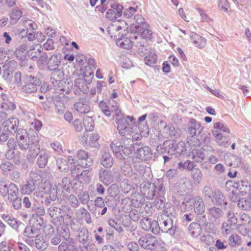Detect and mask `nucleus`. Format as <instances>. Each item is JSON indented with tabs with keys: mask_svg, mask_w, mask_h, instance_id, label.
Wrapping results in <instances>:
<instances>
[{
	"mask_svg": "<svg viewBox=\"0 0 251 251\" xmlns=\"http://www.w3.org/2000/svg\"><path fill=\"white\" fill-rule=\"evenodd\" d=\"M41 176L34 172H31L29 178L21 188V193L24 195H29L35 191L34 195L37 198H43L49 194L51 201H54L57 198L56 190L51 188V185L49 181H45L40 185L42 182Z\"/></svg>",
	"mask_w": 251,
	"mask_h": 251,
	"instance_id": "f257e3e1",
	"label": "nucleus"
},
{
	"mask_svg": "<svg viewBox=\"0 0 251 251\" xmlns=\"http://www.w3.org/2000/svg\"><path fill=\"white\" fill-rule=\"evenodd\" d=\"M116 21L111 24L107 28L108 34L111 38L116 40V45L124 49H130L133 44H137L133 38L131 31L126 30V24L124 21L121 23Z\"/></svg>",
	"mask_w": 251,
	"mask_h": 251,
	"instance_id": "f03ea898",
	"label": "nucleus"
},
{
	"mask_svg": "<svg viewBox=\"0 0 251 251\" xmlns=\"http://www.w3.org/2000/svg\"><path fill=\"white\" fill-rule=\"evenodd\" d=\"M136 24L132 23L130 25L129 30L132 32L133 38L134 40H137V45L141 46L139 49V51L141 52L144 55L147 54V49L144 47L145 44L143 39L150 38L152 34L151 31L149 29V26L145 22L144 18L142 15H136Z\"/></svg>",
	"mask_w": 251,
	"mask_h": 251,
	"instance_id": "7ed1b4c3",
	"label": "nucleus"
},
{
	"mask_svg": "<svg viewBox=\"0 0 251 251\" xmlns=\"http://www.w3.org/2000/svg\"><path fill=\"white\" fill-rule=\"evenodd\" d=\"M174 207L168 205L163 211V213L159 215L157 218V224L159 227V231L169 234L171 236H174L177 231V226L174 224L172 217L173 216V211Z\"/></svg>",
	"mask_w": 251,
	"mask_h": 251,
	"instance_id": "20e7f679",
	"label": "nucleus"
},
{
	"mask_svg": "<svg viewBox=\"0 0 251 251\" xmlns=\"http://www.w3.org/2000/svg\"><path fill=\"white\" fill-rule=\"evenodd\" d=\"M113 107L115 110V122L117 125V128L119 134L122 136H124L126 134L131 135L133 133V128L127 123L118 106L115 105Z\"/></svg>",
	"mask_w": 251,
	"mask_h": 251,
	"instance_id": "39448f33",
	"label": "nucleus"
},
{
	"mask_svg": "<svg viewBox=\"0 0 251 251\" xmlns=\"http://www.w3.org/2000/svg\"><path fill=\"white\" fill-rule=\"evenodd\" d=\"M186 149L183 142L177 143L174 140L165 141L162 145H160L157 147V151L158 152L162 153L167 152L170 155L177 154L180 155Z\"/></svg>",
	"mask_w": 251,
	"mask_h": 251,
	"instance_id": "423d86ee",
	"label": "nucleus"
},
{
	"mask_svg": "<svg viewBox=\"0 0 251 251\" xmlns=\"http://www.w3.org/2000/svg\"><path fill=\"white\" fill-rule=\"evenodd\" d=\"M0 194L2 197L8 196V200H12L18 197L19 188L14 183L7 182L3 178H0Z\"/></svg>",
	"mask_w": 251,
	"mask_h": 251,
	"instance_id": "0eeeda50",
	"label": "nucleus"
},
{
	"mask_svg": "<svg viewBox=\"0 0 251 251\" xmlns=\"http://www.w3.org/2000/svg\"><path fill=\"white\" fill-rule=\"evenodd\" d=\"M163 243L160 239H158L151 234H147L142 236L138 240L139 244L142 248L150 250H154L158 246L161 245Z\"/></svg>",
	"mask_w": 251,
	"mask_h": 251,
	"instance_id": "6e6552de",
	"label": "nucleus"
},
{
	"mask_svg": "<svg viewBox=\"0 0 251 251\" xmlns=\"http://www.w3.org/2000/svg\"><path fill=\"white\" fill-rule=\"evenodd\" d=\"M40 84L41 81L37 77L32 75H26L24 81L22 89L25 93H33L37 91Z\"/></svg>",
	"mask_w": 251,
	"mask_h": 251,
	"instance_id": "1a4fd4ad",
	"label": "nucleus"
},
{
	"mask_svg": "<svg viewBox=\"0 0 251 251\" xmlns=\"http://www.w3.org/2000/svg\"><path fill=\"white\" fill-rule=\"evenodd\" d=\"M110 148L115 156L119 159H124L131 153L130 148L124 146L121 142L117 140L111 143Z\"/></svg>",
	"mask_w": 251,
	"mask_h": 251,
	"instance_id": "9d476101",
	"label": "nucleus"
},
{
	"mask_svg": "<svg viewBox=\"0 0 251 251\" xmlns=\"http://www.w3.org/2000/svg\"><path fill=\"white\" fill-rule=\"evenodd\" d=\"M162 184L155 185L154 183L145 182L141 187V192L142 194L148 200H152L155 196L157 195L158 188Z\"/></svg>",
	"mask_w": 251,
	"mask_h": 251,
	"instance_id": "9b49d317",
	"label": "nucleus"
},
{
	"mask_svg": "<svg viewBox=\"0 0 251 251\" xmlns=\"http://www.w3.org/2000/svg\"><path fill=\"white\" fill-rule=\"evenodd\" d=\"M76 157L78 164L82 168H89L94 163L91 156L87 151L82 150H80L77 151Z\"/></svg>",
	"mask_w": 251,
	"mask_h": 251,
	"instance_id": "f8f14e48",
	"label": "nucleus"
},
{
	"mask_svg": "<svg viewBox=\"0 0 251 251\" xmlns=\"http://www.w3.org/2000/svg\"><path fill=\"white\" fill-rule=\"evenodd\" d=\"M140 226L145 231H151L153 234L159 232V227L157 222L148 218H143L140 220Z\"/></svg>",
	"mask_w": 251,
	"mask_h": 251,
	"instance_id": "ddd939ff",
	"label": "nucleus"
},
{
	"mask_svg": "<svg viewBox=\"0 0 251 251\" xmlns=\"http://www.w3.org/2000/svg\"><path fill=\"white\" fill-rule=\"evenodd\" d=\"M66 208L65 205L61 207L52 206L48 210V213L56 222H61L64 221V210Z\"/></svg>",
	"mask_w": 251,
	"mask_h": 251,
	"instance_id": "4468645a",
	"label": "nucleus"
},
{
	"mask_svg": "<svg viewBox=\"0 0 251 251\" xmlns=\"http://www.w3.org/2000/svg\"><path fill=\"white\" fill-rule=\"evenodd\" d=\"M123 8V6L119 3L112 4L111 8L106 12V18L111 21L116 20L118 17L122 16Z\"/></svg>",
	"mask_w": 251,
	"mask_h": 251,
	"instance_id": "2eb2a0df",
	"label": "nucleus"
},
{
	"mask_svg": "<svg viewBox=\"0 0 251 251\" xmlns=\"http://www.w3.org/2000/svg\"><path fill=\"white\" fill-rule=\"evenodd\" d=\"M165 189L163 185H160L158 188L157 195L154 201V204L156 208L161 209L168 205L164 197Z\"/></svg>",
	"mask_w": 251,
	"mask_h": 251,
	"instance_id": "dca6fc26",
	"label": "nucleus"
},
{
	"mask_svg": "<svg viewBox=\"0 0 251 251\" xmlns=\"http://www.w3.org/2000/svg\"><path fill=\"white\" fill-rule=\"evenodd\" d=\"M135 156L141 160L147 161L151 158L152 156V150L147 146L141 147L135 152Z\"/></svg>",
	"mask_w": 251,
	"mask_h": 251,
	"instance_id": "f3484780",
	"label": "nucleus"
},
{
	"mask_svg": "<svg viewBox=\"0 0 251 251\" xmlns=\"http://www.w3.org/2000/svg\"><path fill=\"white\" fill-rule=\"evenodd\" d=\"M207 213L209 220L216 223H218L219 219L224 216L223 210L215 206L207 208Z\"/></svg>",
	"mask_w": 251,
	"mask_h": 251,
	"instance_id": "a211bd4d",
	"label": "nucleus"
},
{
	"mask_svg": "<svg viewBox=\"0 0 251 251\" xmlns=\"http://www.w3.org/2000/svg\"><path fill=\"white\" fill-rule=\"evenodd\" d=\"M193 205L195 213L197 215L202 214L205 210V204L203 199L200 196H196L190 200Z\"/></svg>",
	"mask_w": 251,
	"mask_h": 251,
	"instance_id": "6ab92c4d",
	"label": "nucleus"
},
{
	"mask_svg": "<svg viewBox=\"0 0 251 251\" xmlns=\"http://www.w3.org/2000/svg\"><path fill=\"white\" fill-rule=\"evenodd\" d=\"M203 127L195 119L191 118L190 119L187 132L192 137L197 134H200L202 131Z\"/></svg>",
	"mask_w": 251,
	"mask_h": 251,
	"instance_id": "aec40b11",
	"label": "nucleus"
},
{
	"mask_svg": "<svg viewBox=\"0 0 251 251\" xmlns=\"http://www.w3.org/2000/svg\"><path fill=\"white\" fill-rule=\"evenodd\" d=\"M92 77V76H89L84 77V79L81 78H77L75 81V85L82 93H87L89 91L88 85L91 83Z\"/></svg>",
	"mask_w": 251,
	"mask_h": 251,
	"instance_id": "412c9836",
	"label": "nucleus"
},
{
	"mask_svg": "<svg viewBox=\"0 0 251 251\" xmlns=\"http://www.w3.org/2000/svg\"><path fill=\"white\" fill-rule=\"evenodd\" d=\"M74 108L80 113H88L91 110L90 101L86 99H80L75 104Z\"/></svg>",
	"mask_w": 251,
	"mask_h": 251,
	"instance_id": "4be33fe9",
	"label": "nucleus"
},
{
	"mask_svg": "<svg viewBox=\"0 0 251 251\" xmlns=\"http://www.w3.org/2000/svg\"><path fill=\"white\" fill-rule=\"evenodd\" d=\"M19 121L18 119L16 118H10L7 120L3 122L2 126L3 129L6 131L8 133H12L18 130V126Z\"/></svg>",
	"mask_w": 251,
	"mask_h": 251,
	"instance_id": "5701e85b",
	"label": "nucleus"
},
{
	"mask_svg": "<svg viewBox=\"0 0 251 251\" xmlns=\"http://www.w3.org/2000/svg\"><path fill=\"white\" fill-rule=\"evenodd\" d=\"M62 55L59 53L52 54L50 58H48L47 68L48 70H53L58 68L61 65Z\"/></svg>",
	"mask_w": 251,
	"mask_h": 251,
	"instance_id": "b1692460",
	"label": "nucleus"
},
{
	"mask_svg": "<svg viewBox=\"0 0 251 251\" xmlns=\"http://www.w3.org/2000/svg\"><path fill=\"white\" fill-rule=\"evenodd\" d=\"M233 186L242 193H246L248 191L249 197L251 198V182L249 184L247 181L244 180L234 181Z\"/></svg>",
	"mask_w": 251,
	"mask_h": 251,
	"instance_id": "393cba45",
	"label": "nucleus"
},
{
	"mask_svg": "<svg viewBox=\"0 0 251 251\" xmlns=\"http://www.w3.org/2000/svg\"><path fill=\"white\" fill-rule=\"evenodd\" d=\"M28 152L26 155V159L29 162H32L37 156L40 153V147L37 143L31 142L30 146L28 147Z\"/></svg>",
	"mask_w": 251,
	"mask_h": 251,
	"instance_id": "a878e982",
	"label": "nucleus"
},
{
	"mask_svg": "<svg viewBox=\"0 0 251 251\" xmlns=\"http://www.w3.org/2000/svg\"><path fill=\"white\" fill-rule=\"evenodd\" d=\"M56 83L57 84V86L55 87V89L57 93L63 94L70 93L72 84L64 80H61Z\"/></svg>",
	"mask_w": 251,
	"mask_h": 251,
	"instance_id": "bb28decb",
	"label": "nucleus"
},
{
	"mask_svg": "<svg viewBox=\"0 0 251 251\" xmlns=\"http://www.w3.org/2000/svg\"><path fill=\"white\" fill-rule=\"evenodd\" d=\"M190 38L193 45L196 47L202 48L206 45V40L195 32H191Z\"/></svg>",
	"mask_w": 251,
	"mask_h": 251,
	"instance_id": "cd10ccee",
	"label": "nucleus"
},
{
	"mask_svg": "<svg viewBox=\"0 0 251 251\" xmlns=\"http://www.w3.org/2000/svg\"><path fill=\"white\" fill-rule=\"evenodd\" d=\"M100 180L106 185L113 182L114 177L112 171L100 170L99 172Z\"/></svg>",
	"mask_w": 251,
	"mask_h": 251,
	"instance_id": "c85d7f7f",
	"label": "nucleus"
},
{
	"mask_svg": "<svg viewBox=\"0 0 251 251\" xmlns=\"http://www.w3.org/2000/svg\"><path fill=\"white\" fill-rule=\"evenodd\" d=\"M87 66H85V70L83 71V77L93 76V70L96 68V62L93 58H89L87 61Z\"/></svg>",
	"mask_w": 251,
	"mask_h": 251,
	"instance_id": "c756f323",
	"label": "nucleus"
},
{
	"mask_svg": "<svg viewBox=\"0 0 251 251\" xmlns=\"http://www.w3.org/2000/svg\"><path fill=\"white\" fill-rule=\"evenodd\" d=\"M1 218L12 228L16 230H18L19 227L23 225L21 222L9 215L3 214L1 215Z\"/></svg>",
	"mask_w": 251,
	"mask_h": 251,
	"instance_id": "7c9ffc66",
	"label": "nucleus"
},
{
	"mask_svg": "<svg viewBox=\"0 0 251 251\" xmlns=\"http://www.w3.org/2000/svg\"><path fill=\"white\" fill-rule=\"evenodd\" d=\"M123 16L125 18L130 19L133 17V21L135 22L134 24H136V19L135 16L136 15H141L138 13V6L135 7L129 6L128 8H126L123 12Z\"/></svg>",
	"mask_w": 251,
	"mask_h": 251,
	"instance_id": "2f4dec72",
	"label": "nucleus"
},
{
	"mask_svg": "<svg viewBox=\"0 0 251 251\" xmlns=\"http://www.w3.org/2000/svg\"><path fill=\"white\" fill-rule=\"evenodd\" d=\"M100 164L105 168H110L113 164V159L109 152L101 151Z\"/></svg>",
	"mask_w": 251,
	"mask_h": 251,
	"instance_id": "473e14b6",
	"label": "nucleus"
},
{
	"mask_svg": "<svg viewBox=\"0 0 251 251\" xmlns=\"http://www.w3.org/2000/svg\"><path fill=\"white\" fill-rule=\"evenodd\" d=\"M57 234L65 241L71 242L72 238H70V230L67 226L60 225L57 228Z\"/></svg>",
	"mask_w": 251,
	"mask_h": 251,
	"instance_id": "72a5a7b5",
	"label": "nucleus"
},
{
	"mask_svg": "<svg viewBox=\"0 0 251 251\" xmlns=\"http://www.w3.org/2000/svg\"><path fill=\"white\" fill-rule=\"evenodd\" d=\"M33 61L36 62L39 68L41 70H43L46 65L47 66V62L48 60V56L46 52H41V54L38 57L32 56Z\"/></svg>",
	"mask_w": 251,
	"mask_h": 251,
	"instance_id": "f704fd0d",
	"label": "nucleus"
},
{
	"mask_svg": "<svg viewBox=\"0 0 251 251\" xmlns=\"http://www.w3.org/2000/svg\"><path fill=\"white\" fill-rule=\"evenodd\" d=\"M49 156L50 153L48 151L43 150L40 152L37 161V164L39 168H44L46 166Z\"/></svg>",
	"mask_w": 251,
	"mask_h": 251,
	"instance_id": "c9c22d12",
	"label": "nucleus"
},
{
	"mask_svg": "<svg viewBox=\"0 0 251 251\" xmlns=\"http://www.w3.org/2000/svg\"><path fill=\"white\" fill-rule=\"evenodd\" d=\"M72 184L71 179L67 177H64L62 178L61 183L58 184L55 187H52L51 188H54L56 190V192L61 190L62 192L65 191L68 192L71 188Z\"/></svg>",
	"mask_w": 251,
	"mask_h": 251,
	"instance_id": "e433bc0d",
	"label": "nucleus"
},
{
	"mask_svg": "<svg viewBox=\"0 0 251 251\" xmlns=\"http://www.w3.org/2000/svg\"><path fill=\"white\" fill-rule=\"evenodd\" d=\"M43 50L42 46L39 44L33 45L30 47V49L28 50V57L33 60L32 56L38 57L41 54V52H43Z\"/></svg>",
	"mask_w": 251,
	"mask_h": 251,
	"instance_id": "4c0bfd02",
	"label": "nucleus"
},
{
	"mask_svg": "<svg viewBox=\"0 0 251 251\" xmlns=\"http://www.w3.org/2000/svg\"><path fill=\"white\" fill-rule=\"evenodd\" d=\"M117 105L116 102H114V104L109 102V105L106 104L105 102L101 100L100 103V106L101 108L102 112L107 116L110 117L111 113L115 114V110L113 106L114 105Z\"/></svg>",
	"mask_w": 251,
	"mask_h": 251,
	"instance_id": "58836bf2",
	"label": "nucleus"
},
{
	"mask_svg": "<svg viewBox=\"0 0 251 251\" xmlns=\"http://www.w3.org/2000/svg\"><path fill=\"white\" fill-rule=\"evenodd\" d=\"M89 238V232L87 229L82 227L78 230L77 240L83 245H87Z\"/></svg>",
	"mask_w": 251,
	"mask_h": 251,
	"instance_id": "ea45409f",
	"label": "nucleus"
},
{
	"mask_svg": "<svg viewBox=\"0 0 251 251\" xmlns=\"http://www.w3.org/2000/svg\"><path fill=\"white\" fill-rule=\"evenodd\" d=\"M211 200L213 202L215 203L218 205H227V202L225 200V197L223 194L219 190L214 192Z\"/></svg>",
	"mask_w": 251,
	"mask_h": 251,
	"instance_id": "a19ab883",
	"label": "nucleus"
},
{
	"mask_svg": "<svg viewBox=\"0 0 251 251\" xmlns=\"http://www.w3.org/2000/svg\"><path fill=\"white\" fill-rule=\"evenodd\" d=\"M75 215L78 218H84L87 224H91L92 222L90 213L84 208L77 209Z\"/></svg>",
	"mask_w": 251,
	"mask_h": 251,
	"instance_id": "79ce46f5",
	"label": "nucleus"
},
{
	"mask_svg": "<svg viewBox=\"0 0 251 251\" xmlns=\"http://www.w3.org/2000/svg\"><path fill=\"white\" fill-rule=\"evenodd\" d=\"M140 133H135L133 131V133L131 134L132 139L135 141L140 140L142 139V136H147L149 135L150 129L148 125H145L143 128H141V126H140L139 127Z\"/></svg>",
	"mask_w": 251,
	"mask_h": 251,
	"instance_id": "37998d69",
	"label": "nucleus"
},
{
	"mask_svg": "<svg viewBox=\"0 0 251 251\" xmlns=\"http://www.w3.org/2000/svg\"><path fill=\"white\" fill-rule=\"evenodd\" d=\"M27 44L24 43L21 44L15 50V55L17 58L20 60L24 59L26 56V53L28 54Z\"/></svg>",
	"mask_w": 251,
	"mask_h": 251,
	"instance_id": "c03bdc74",
	"label": "nucleus"
},
{
	"mask_svg": "<svg viewBox=\"0 0 251 251\" xmlns=\"http://www.w3.org/2000/svg\"><path fill=\"white\" fill-rule=\"evenodd\" d=\"M212 134L215 138L216 142L220 146L226 147L228 145L227 138L223 136V134H219L217 131H212Z\"/></svg>",
	"mask_w": 251,
	"mask_h": 251,
	"instance_id": "a18cd8bd",
	"label": "nucleus"
},
{
	"mask_svg": "<svg viewBox=\"0 0 251 251\" xmlns=\"http://www.w3.org/2000/svg\"><path fill=\"white\" fill-rule=\"evenodd\" d=\"M24 234L28 238H37L40 234V231L34 226H27L25 228Z\"/></svg>",
	"mask_w": 251,
	"mask_h": 251,
	"instance_id": "49530a36",
	"label": "nucleus"
},
{
	"mask_svg": "<svg viewBox=\"0 0 251 251\" xmlns=\"http://www.w3.org/2000/svg\"><path fill=\"white\" fill-rule=\"evenodd\" d=\"M228 243L230 247L236 248L241 246L242 240L240 236L235 233L229 236L228 238Z\"/></svg>",
	"mask_w": 251,
	"mask_h": 251,
	"instance_id": "de8ad7c7",
	"label": "nucleus"
},
{
	"mask_svg": "<svg viewBox=\"0 0 251 251\" xmlns=\"http://www.w3.org/2000/svg\"><path fill=\"white\" fill-rule=\"evenodd\" d=\"M56 166L58 170L63 173H66L69 170V165L67 161L62 157H59L56 161Z\"/></svg>",
	"mask_w": 251,
	"mask_h": 251,
	"instance_id": "09e8293b",
	"label": "nucleus"
},
{
	"mask_svg": "<svg viewBox=\"0 0 251 251\" xmlns=\"http://www.w3.org/2000/svg\"><path fill=\"white\" fill-rule=\"evenodd\" d=\"M188 230L190 235L195 237H198L201 233V227L197 223H192L188 227Z\"/></svg>",
	"mask_w": 251,
	"mask_h": 251,
	"instance_id": "8fccbe9b",
	"label": "nucleus"
},
{
	"mask_svg": "<svg viewBox=\"0 0 251 251\" xmlns=\"http://www.w3.org/2000/svg\"><path fill=\"white\" fill-rule=\"evenodd\" d=\"M51 71V79L55 80L56 83L61 80L64 76V73L63 71L58 68H55V69L49 70Z\"/></svg>",
	"mask_w": 251,
	"mask_h": 251,
	"instance_id": "3c124183",
	"label": "nucleus"
},
{
	"mask_svg": "<svg viewBox=\"0 0 251 251\" xmlns=\"http://www.w3.org/2000/svg\"><path fill=\"white\" fill-rule=\"evenodd\" d=\"M217 131L219 134H222L221 132L229 133V129L224 123L220 122H216L214 124V129L212 131Z\"/></svg>",
	"mask_w": 251,
	"mask_h": 251,
	"instance_id": "603ef678",
	"label": "nucleus"
},
{
	"mask_svg": "<svg viewBox=\"0 0 251 251\" xmlns=\"http://www.w3.org/2000/svg\"><path fill=\"white\" fill-rule=\"evenodd\" d=\"M22 16V12L20 10L16 8L13 9L10 15V23L12 25L16 24Z\"/></svg>",
	"mask_w": 251,
	"mask_h": 251,
	"instance_id": "864d4df0",
	"label": "nucleus"
},
{
	"mask_svg": "<svg viewBox=\"0 0 251 251\" xmlns=\"http://www.w3.org/2000/svg\"><path fill=\"white\" fill-rule=\"evenodd\" d=\"M83 125L86 131H91L94 129V122L91 117L86 116L83 119Z\"/></svg>",
	"mask_w": 251,
	"mask_h": 251,
	"instance_id": "5fc2aeb1",
	"label": "nucleus"
},
{
	"mask_svg": "<svg viewBox=\"0 0 251 251\" xmlns=\"http://www.w3.org/2000/svg\"><path fill=\"white\" fill-rule=\"evenodd\" d=\"M36 248L41 251H45L48 247V243L43 238H36L35 240Z\"/></svg>",
	"mask_w": 251,
	"mask_h": 251,
	"instance_id": "6e6d98bb",
	"label": "nucleus"
},
{
	"mask_svg": "<svg viewBox=\"0 0 251 251\" xmlns=\"http://www.w3.org/2000/svg\"><path fill=\"white\" fill-rule=\"evenodd\" d=\"M156 55L154 51H151L148 55L145 57V64L149 66H152L156 63Z\"/></svg>",
	"mask_w": 251,
	"mask_h": 251,
	"instance_id": "4d7b16f0",
	"label": "nucleus"
},
{
	"mask_svg": "<svg viewBox=\"0 0 251 251\" xmlns=\"http://www.w3.org/2000/svg\"><path fill=\"white\" fill-rule=\"evenodd\" d=\"M134 174L136 175L138 178H141L144 176L145 173L144 166L140 163H135L134 165Z\"/></svg>",
	"mask_w": 251,
	"mask_h": 251,
	"instance_id": "13d9d810",
	"label": "nucleus"
},
{
	"mask_svg": "<svg viewBox=\"0 0 251 251\" xmlns=\"http://www.w3.org/2000/svg\"><path fill=\"white\" fill-rule=\"evenodd\" d=\"M191 176L195 183H199L202 179V174L201 170L196 168L192 171Z\"/></svg>",
	"mask_w": 251,
	"mask_h": 251,
	"instance_id": "bf43d9fd",
	"label": "nucleus"
},
{
	"mask_svg": "<svg viewBox=\"0 0 251 251\" xmlns=\"http://www.w3.org/2000/svg\"><path fill=\"white\" fill-rule=\"evenodd\" d=\"M131 199L133 204L135 205L141 204L145 201L143 196L138 192L132 194L131 196Z\"/></svg>",
	"mask_w": 251,
	"mask_h": 251,
	"instance_id": "052dcab7",
	"label": "nucleus"
},
{
	"mask_svg": "<svg viewBox=\"0 0 251 251\" xmlns=\"http://www.w3.org/2000/svg\"><path fill=\"white\" fill-rule=\"evenodd\" d=\"M195 166V165L193 161L190 160H187L184 163L179 162L178 164V168L179 169H185L188 171H192L194 169Z\"/></svg>",
	"mask_w": 251,
	"mask_h": 251,
	"instance_id": "680f3d73",
	"label": "nucleus"
},
{
	"mask_svg": "<svg viewBox=\"0 0 251 251\" xmlns=\"http://www.w3.org/2000/svg\"><path fill=\"white\" fill-rule=\"evenodd\" d=\"M192 158L197 162H200L204 158L205 154L201 150H193L192 152Z\"/></svg>",
	"mask_w": 251,
	"mask_h": 251,
	"instance_id": "e2e57ef3",
	"label": "nucleus"
},
{
	"mask_svg": "<svg viewBox=\"0 0 251 251\" xmlns=\"http://www.w3.org/2000/svg\"><path fill=\"white\" fill-rule=\"evenodd\" d=\"M238 206L244 210H248L251 206V198L249 200L245 198L241 199L238 202Z\"/></svg>",
	"mask_w": 251,
	"mask_h": 251,
	"instance_id": "0e129e2a",
	"label": "nucleus"
},
{
	"mask_svg": "<svg viewBox=\"0 0 251 251\" xmlns=\"http://www.w3.org/2000/svg\"><path fill=\"white\" fill-rule=\"evenodd\" d=\"M196 9L199 12L201 17V22H207L209 24H210L212 22L213 20L209 17L204 10L199 7L196 8Z\"/></svg>",
	"mask_w": 251,
	"mask_h": 251,
	"instance_id": "69168bd1",
	"label": "nucleus"
},
{
	"mask_svg": "<svg viewBox=\"0 0 251 251\" xmlns=\"http://www.w3.org/2000/svg\"><path fill=\"white\" fill-rule=\"evenodd\" d=\"M1 107L4 110L11 111L14 110L16 108L15 104L13 102L10 101L9 100L2 101Z\"/></svg>",
	"mask_w": 251,
	"mask_h": 251,
	"instance_id": "338daca9",
	"label": "nucleus"
},
{
	"mask_svg": "<svg viewBox=\"0 0 251 251\" xmlns=\"http://www.w3.org/2000/svg\"><path fill=\"white\" fill-rule=\"evenodd\" d=\"M120 187L122 191L125 194H127L132 188L130 182L128 179H124L120 184Z\"/></svg>",
	"mask_w": 251,
	"mask_h": 251,
	"instance_id": "774afa93",
	"label": "nucleus"
}]
</instances>
